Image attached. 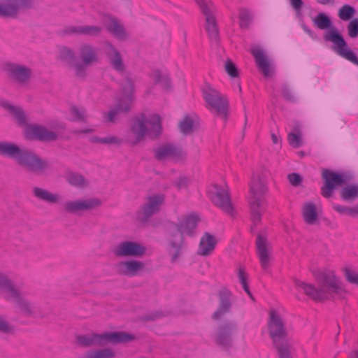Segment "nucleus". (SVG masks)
I'll return each mask as SVG.
<instances>
[{
	"mask_svg": "<svg viewBox=\"0 0 358 358\" xmlns=\"http://www.w3.org/2000/svg\"><path fill=\"white\" fill-rule=\"evenodd\" d=\"M312 273L318 287L298 279L294 280L296 287L301 288L308 297L315 301L329 300L335 296L340 299H345L347 292L333 271L317 269L313 271Z\"/></svg>",
	"mask_w": 358,
	"mask_h": 358,
	"instance_id": "obj_1",
	"label": "nucleus"
},
{
	"mask_svg": "<svg viewBox=\"0 0 358 358\" xmlns=\"http://www.w3.org/2000/svg\"><path fill=\"white\" fill-rule=\"evenodd\" d=\"M0 156L14 159L18 166L36 176L45 174L51 167L48 160L33 150L13 142L0 141Z\"/></svg>",
	"mask_w": 358,
	"mask_h": 358,
	"instance_id": "obj_2",
	"label": "nucleus"
},
{
	"mask_svg": "<svg viewBox=\"0 0 358 358\" xmlns=\"http://www.w3.org/2000/svg\"><path fill=\"white\" fill-rule=\"evenodd\" d=\"M199 221V218L192 214L179 220L177 223L171 224L168 254L172 264L176 263L182 255L185 247L183 234L186 233L189 236H194Z\"/></svg>",
	"mask_w": 358,
	"mask_h": 358,
	"instance_id": "obj_3",
	"label": "nucleus"
},
{
	"mask_svg": "<svg viewBox=\"0 0 358 358\" xmlns=\"http://www.w3.org/2000/svg\"><path fill=\"white\" fill-rule=\"evenodd\" d=\"M314 24L319 29H328L324 35L325 41H331L334 44L332 50L339 56L358 66V58L355 53L348 48L343 35L333 26L329 16L324 13H318L313 19Z\"/></svg>",
	"mask_w": 358,
	"mask_h": 358,
	"instance_id": "obj_4",
	"label": "nucleus"
},
{
	"mask_svg": "<svg viewBox=\"0 0 358 358\" xmlns=\"http://www.w3.org/2000/svg\"><path fill=\"white\" fill-rule=\"evenodd\" d=\"M0 290L6 294V299L15 303L16 307L26 316H36L38 306L27 301L6 275L0 274Z\"/></svg>",
	"mask_w": 358,
	"mask_h": 358,
	"instance_id": "obj_5",
	"label": "nucleus"
},
{
	"mask_svg": "<svg viewBox=\"0 0 358 358\" xmlns=\"http://www.w3.org/2000/svg\"><path fill=\"white\" fill-rule=\"evenodd\" d=\"M268 191L266 184L258 176L253 178L250 184V192L252 194L250 199V213L252 221L251 231L255 230V227L259 224L262 220V215L264 212L263 205L266 203L264 195Z\"/></svg>",
	"mask_w": 358,
	"mask_h": 358,
	"instance_id": "obj_6",
	"label": "nucleus"
},
{
	"mask_svg": "<svg viewBox=\"0 0 358 358\" xmlns=\"http://www.w3.org/2000/svg\"><path fill=\"white\" fill-rule=\"evenodd\" d=\"M134 339V336L124 331L107 332L102 334H94L91 336L82 335L77 337L78 343L85 347L102 346L107 343H128Z\"/></svg>",
	"mask_w": 358,
	"mask_h": 358,
	"instance_id": "obj_7",
	"label": "nucleus"
},
{
	"mask_svg": "<svg viewBox=\"0 0 358 358\" xmlns=\"http://www.w3.org/2000/svg\"><path fill=\"white\" fill-rule=\"evenodd\" d=\"M120 85L122 90L123 96L117 100L115 107L108 112L107 121L110 122H115L119 113H128L134 101V81L131 75L129 73L125 75Z\"/></svg>",
	"mask_w": 358,
	"mask_h": 358,
	"instance_id": "obj_8",
	"label": "nucleus"
},
{
	"mask_svg": "<svg viewBox=\"0 0 358 358\" xmlns=\"http://www.w3.org/2000/svg\"><path fill=\"white\" fill-rule=\"evenodd\" d=\"M162 124L159 115L154 114L146 120L145 115L142 114L141 117L134 120L131 126V131L135 135V140L133 145H136L145 136L148 131L150 135L158 136L161 133Z\"/></svg>",
	"mask_w": 358,
	"mask_h": 358,
	"instance_id": "obj_9",
	"label": "nucleus"
},
{
	"mask_svg": "<svg viewBox=\"0 0 358 358\" xmlns=\"http://www.w3.org/2000/svg\"><path fill=\"white\" fill-rule=\"evenodd\" d=\"M237 327L234 322H227L220 324L213 335L215 343L224 350H229L234 347V335Z\"/></svg>",
	"mask_w": 358,
	"mask_h": 358,
	"instance_id": "obj_10",
	"label": "nucleus"
},
{
	"mask_svg": "<svg viewBox=\"0 0 358 358\" xmlns=\"http://www.w3.org/2000/svg\"><path fill=\"white\" fill-rule=\"evenodd\" d=\"M322 177L324 185L321 187V194L327 199L332 196L338 186L345 185L350 180L346 173H339L328 169L322 170Z\"/></svg>",
	"mask_w": 358,
	"mask_h": 358,
	"instance_id": "obj_11",
	"label": "nucleus"
},
{
	"mask_svg": "<svg viewBox=\"0 0 358 358\" xmlns=\"http://www.w3.org/2000/svg\"><path fill=\"white\" fill-rule=\"evenodd\" d=\"M203 98L217 116L226 122L228 115L229 103L226 97L222 96L217 90L208 87L203 90Z\"/></svg>",
	"mask_w": 358,
	"mask_h": 358,
	"instance_id": "obj_12",
	"label": "nucleus"
},
{
	"mask_svg": "<svg viewBox=\"0 0 358 358\" xmlns=\"http://www.w3.org/2000/svg\"><path fill=\"white\" fill-rule=\"evenodd\" d=\"M268 334L273 343L287 340L288 332L282 317L275 310L269 311L268 320Z\"/></svg>",
	"mask_w": 358,
	"mask_h": 358,
	"instance_id": "obj_13",
	"label": "nucleus"
},
{
	"mask_svg": "<svg viewBox=\"0 0 358 358\" xmlns=\"http://www.w3.org/2000/svg\"><path fill=\"white\" fill-rule=\"evenodd\" d=\"M33 0H2L0 2V17L17 18L32 8Z\"/></svg>",
	"mask_w": 358,
	"mask_h": 358,
	"instance_id": "obj_14",
	"label": "nucleus"
},
{
	"mask_svg": "<svg viewBox=\"0 0 358 358\" xmlns=\"http://www.w3.org/2000/svg\"><path fill=\"white\" fill-rule=\"evenodd\" d=\"M153 151L155 159L159 162L172 160L178 162L183 160L187 155L181 146L170 143L159 145Z\"/></svg>",
	"mask_w": 358,
	"mask_h": 358,
	"instance_id": "obj_15",
	"label": "nucleus"
},
{
	"mask_svg": "<svg viewBox=\"0 0 358 358\" xmlns=\"http://www.w3.org/2000/svg\"><path fill=\"white\" fill-rule=\"evenodd\" d=\"M165 196L162 194H155L147 197L145 203L138 213V219L146 222L155 214L157 213L164 204Z\"/></svg>",
	"mask_w": 358,
	"mask_h": 358,
	"instance_id": "obj_16",
	"label": "nucleus"
},
{
	"mask_svg": "<svg viewBox=\"0 0 358 358\" xmlns=\"http://www.w3.org/2000/svg\"><path fill=\"white\" fill-rule=\"evenodd\" d=\"M214 190L209 192L212 202L224 213L232 215L234 212L228 187L224 188L218 185L213 186Z\"/></svg>",
	"mask_w": 358,
	"mask_h": 358,
	"instance_id": "obj_17",
	"label": "nucleus"
},
{
	"mask_svg": "<svg viewBox=\"0 0 358 358\" xmlns=\"http://www.w3.org/2000/svg\"><path fill=\"white\" fill-rule=\"evenodd\" d=\"M199 6L206 19V29L210 41L218 43L220 40L219 31L215 16L212 13L210 8L204 0H194Z\"/></svg>",
	"mask_w": 358,
	"mask_h": 358,
	"instance_id": "obj_18",
	"label": "nucleus"
},
{
	"mask_svg": "<svg viewBox=\"0 0 358 358\" xmlns=\"http://www.w3.org/2000/svg\"><path fill=\"white\" fill-rule=\"evenodd\" d=\"M4 71L9 78L22 84L27 83L32 76V70L29 67L13 62L6 63Z\"/></svg>",
	"mask_w": 358,
	"mask_h": 358,
	"instance_id": "obj_19",
	"label": "nucleus"
},
{
	"mask_svg": "<svg viewBox=\"0 0 358 358\" xmlns=\"http://www.w3.org/2000/svg\"><path fill=\"white\" fill-rule=\"evenodd\" d=\"M146 252V248L138 243L134 241H123L120 243L114 249L113 253L116 257H141Z\"/></svg>",
	"mask_w": 358,
	"mask_h": 358,
	"instance_id": "obj_20",
	"label": "nucleus"
},
{
	"mask_svg": "<svg viewBox=\"0 0 358 358\" xmlns=\"http://www.w3.org/2000/svg\"><path fill=\"white\" fill-rule=\"evenodd\" d=\"M217 297L219 299V306L212 315L213 319L216 320L221 319L224 315L231 311L233 294L229 289L223 287L219 290Z\"/></svg>",
	"mask_w": 358,
	"mask_h": 358,
	"instance_id": "obj_21",
	"label": "nucleus"
},
{
	"mask_svg": "<svg viewBox=\"0 0 358 358\" xmlns=\"http://www.w3.org/2000/svg\"><path fill=\"white\" fill-rule=\"evenodd\" d=\"M25 134L27 138L40 141H54L57 139L56 133L38 124H27Z\"/></svg>",
	"mask_w": 358,
	"mask_h": 358,
	"instance_id": "obj_22",
	"label": "nucleus"
},
{
	"mask_svg": "<svg viewBox=\"0 0 358 358\" xmlns=\"http://www.w3.org/2000/svg\"><path fill=\"white\" fill-rule=\"evenodd\" d=\"M105 54L110 66L120 75L125 73V65L118 50L109 41L105 42Z\"/></svg>",
	"mask_w": 358,
	"mask_h": 358,
	"instance_id": "obj_23",
	"label": "nucleus"
},
{
	"mask_svg": "<svg viewBox=\"0 0 358 358\" xmlns=\"http://www.w3.org/2000/svg\"><path fill=\"white\" fill-rule=\"evenodd\" d=\"M145 268V264L142 262L129 259L120 262L117 264V273L128 277L136 276L141 271Z\"/></svg>",
	"mask_w": 358,
	"mask_h": 358,
	"instance_id": "obj_24",
	"label": "nucleus"
},
{
	"mask_svg": "<svg viewBox=\"0 0 358 358\" xmlns=\"http://www.w3.org/2000/svg\"><path fill=\"white\" fill-rule=\"evenodd\" d=\"M101 204V201L93 198L86 200L69 201L64 204L67 213H76L80 211L91 210Z\"/></svg>",
	"mask_w": 358,
	"mask_h": 358,
	"instance_id": "obj_25",
	"label": "nucleus"
},
{
	"mask_svg": "<svg viewBox=\"0 0 358 358\" xmlns=\"http://www.w3.org/2000/svg\"><path fill=\"white\" fill-rule=\"evenodd\" d=\"M103 22L107 30L116 38L118 39L126 38L127 34L125 29L117 18L110 15H104Z\"/></svg>",
	"mask_w": 358,
	"mask_h": 358,
	"instance_id": "obj_26",
	"label": "nucleus"
},
{
	"mask_svg": "<svg viewBox=\"0 0 358 358\" xmlns=\"http://www.w3.org/2000/svg\"><path fill=\"white\" fill-rule=\"evenodd\" d=\"M267 238L262 234H258L256 240L257 251L262 268L266 271L269 266L270 257L267 248Z\"/></svg>",
	"mask_w": 358,
	"mask_h": 358,
	"instance_id": "obj_27",
	"label": "nucleus"
},
{
	"mask_svg": "<svg viewBox=\"0 0 358 358\" xmlns=\"http://www.w3.org/2000/svg\"><path fill=\"white\" fill-rule=\"evenodd\" d=\"M251 54L255 57V62L264 76H269L271 73L272 65L264 51L257 47L251 50Z\"/></svg>",
	"mask_w": 358,
	"mask_h": 358,
	"instance_id": "obj_28",
	"label": "nucleus"
},
{
	"mask_svg": "<svg viewBox=\"0 0 358 358\" xmlns=\"http://www.w3.org/2000/svg\"><path fill=\"white\" fill-rule=\"evenodd\" d=\"M215 245V237L206 232L200 241L197 255L205 257L210 255L214 250Z\"/></svg>",
	"mask_w": 358,
	"mask_h": 358,
	"instance_id": "obj_29",
	"label": "nucleus"
},
{
	"mask_svg": "<svg viewBox=\"0 0 358 358\" xmlns=\"http://www.w3.org/2000/svg\"><path fill=\"white\" fill-rule=\"evenodd\" d=\"M78 55L81 61L90 65L98 59L96 49L89 44L81 45L78 49Z\"/></svg>",
	"mask_w": 358,
	"mask_h": 358,
	"instance_id": "obj_30",
	"label": "nucleus"
},
{
	"mask_svg": "<svg viewBox=\"0 0 358 358\" xmlns=\"http://www.w3.org/2000/svg\"><path fill=\"white\" fill-rule=\"evenodd\" d=\"M33 194L39 200L43 201L50 203H56L58 201L59 196L52 194L47 189L34 187H33Z\"/></svg>",
	"mask_w": 358,
	"mask_h": 358,
	"instance_id": "obj_31",
	"label": "nucleus"
},
{
	"mask_svg": "<svg viewBox=\"0 0 358 358\" xmlns=\"http://www.w3.org/2000/svg\"><path fill=\"white\" fill-rule=\"evenodd\" d=\"M304 221L308 224H313L317 220V213L313 203H306L303 208Z\"/></svg>",
	"mask_w": 358,
	"mask_h": 358,
	"instance_id": "obj_32",
	"label": "nucleus"
},
{
	"mask_svg": "<svg viewBox=\"0 0 358 358\" xmlns=\"http://www.w3.org/2000/svg\"><path fill=\"white\" fill-rule=\"evenodd\" d=\"M155 85L159 84L162 87L169 91L171 89V81L168 74H163L159 70H155L152 73Z\"/></svg>",
	"mask_w": 358,
	"mask_h": 358,
	"instance_id": "obj_33",
	"label": "nucleus"
},
{
	"mask_svg": "<svg viewBox=\"0 0 358 358\" xmlns=\"http://www.w3.org/2000/svg\"><path fill=\"white\" fill-rule=\"evenodd\" d=\"M239 25L241 29H248L252 22V14L251 11L244 7L238 9Z\"/></svg>",
	"mask_w": 358,
	"mask_h": 358,
	"instance_id": "obj_34",
	"label": "nucleus"
},
{
	"mask_svg": "<svg viewBox=\"0 0 358 358\" xmlns=\"http://www.w3.org/2000/svg\"><path fill=\"white\" fill-rule=\"evenodd\" d=\"M115 352L109 348L90 350L87 352L83 358H114Z\"/></svg>",
	"mask_w": 358,
	"mask_h": 358,
	"instance_id": "obj_35",
	"label": "nucleus"
},
{
	"mask_svg": "<svg viewBox=\"0 0 358 358\" xmlns=\"http://www.w3.org/2000/svg\"><path fill=\"white\" fill-rule=\"evenodd\" d=\"M273 344L275 348L277 350L279 358H292L291 356V350L292 349V346L289 343L288 340L278 342V344Z\"/></svg>",
	"mask_w": 358,
	"mask_h": 358,
	"instance_id": "obj_36",
	"label": "nucleus"
},
{
	"mask_svg": "<svg viewBox=\"0 0 358 358\" xmlns=\"http://www.w3.org/2000/svg\"><path fill=\"white\" fill-rule=\"evenodd\" d=\"M358 197V186L351 185L343 187L341 191V198L345 201L355 200Z\"/></svg>",
	"mask_w": 358,
	"mask_h": 358,
	"instance_id": "obj_37",
	"label": "nucleus"
},
{
	"mask_svg": "<svg viewBox=\"0 0 358 358\" xmlns=\"http://www.w3.org/2000/svg\"><path fill=\"white\" fill-rule=\"evenodd\" d=\"M57 58L66 64L71 66L76 59V55L74 52L70 48L62 47L59 50Z\"/></svg>",
	"mask_w": 358,
	"mask_h": 358,
	"instance_id": "obj_38",
	"label": "nucleus"
},
{
	"mask_svg": "<svg viewBox=\"0 0 358 358\" xmlns=\"http://www.w3.org/2000/svg\"><path fill=\"white\" fill-rule=\"evenodd\" d=\"M180 132L184 135H189L194 131V120L189 115H185L178 124Z\"/></svg>",
	"mask_w": 358,
	"mask_h": 358,
	"instance_id": "obj_39",
	"label": "nucleus"
},
{
	"mask_svg": "<svg viewBox=\"0 0 358 358\" xmlns=\"http://www.w3.org/2000/svg\"><path fill=\"white\" fill-rule=\"evenodd\" d=\"M355 8L350 5L345 4L338 10V17L343 21H348L355 15Z\"/></svg>",
	"mask_w": 358,
	"mask_h": 358,
	"instance_id": "obj_40",
	"label": "nucleus"
},
{
	"mask_svg": "<svg viewBox=\"0 0 358 358\" xmlns=\"http://www.w3.org/2000/svg\"><path fill=\"white\" fill-rule=\"evenodd\" d=\"M68 182L75 187H82L85 184L84 177L74 172H69L66 176Z\"/></svg>",
	"mask_w": 358,
	"mask_h": 358,
	"instance_id": "obj_41",
	"label": "nucleus"
},
{
	"mask_svg": "<svg viewBox=\"0 0 358 358\" xmlns=\"http://www.w3.org/2000/svg\"><path fill=\"white\" fill-rule=\"evenodd\" d=\"M81 35L87 36L89 37L99 36L101 32V28L99 26L85 25L82 26Z\"/></svg>",
	"mask_w": 358,
	"mask_h": 358,
	"instance_id": "obj_42",
	"label": "nucleus"
},
{
	"mask_svg": "<svg viewBox=\"0 0 358 358\" xmlns=\"http://www.w3.org/2000/svg\"><path fill=\"white\" fill-rule=\"evenodd\" d=\"M287 140L289 145L294 148H298L302 146V134L289 133L287 136Z\"/></svg>",
	"mask_w": 358,
	"mask_h": 358,
	"instance_id": "obj_43",
	"label": "nucleus"
},
{
	"mask_svg": "<svg viewBox=\"0 0 358 358\" xmlns=\"http://www.w3.org/2000/svg\"><path fill=\"white\" fill-rule=\"evenodd\" d=\"M281 93L284 99L289 102H295L296 99L292 92L289 85L286 83L282 84L280 87Z\"/></svg>",
	"mask_w": 358,
	"mask_h": 358,
	"instance_id": "obj_44",
	"label": "nucleus"
},
{
	"mask_svg": "<svg viewBox=\"0 0 358 358\" xmlns=\"http://www.w3.org/2000/svg\"><path fill=\"white\" fill-rule=\"evenodd\" d=\"M224 70L231 78H236L238 76V70L236 64L229 59L224 64Z\"/></svg>",
	"mask_w": 358,
	"mask_h": 358,
	"instance_id": "obj_45",
	"label": "nucleus"
},
{
	"mask_svg": "<svg viewBox=\"0 0 358 358\" xmlns=\"http://www.w3.org/2000/svg\"><path fill=\"white\" fill-rule=\"evenodd\" d=\"M10 113L15 115L20 125H24L27 124L26 114L21 108L15 106Z\"/></svg>",
	"mask_w": 358,
	"mask_h": 358,
	"instance_id": "obj_46",
	"label": "nucleus"
},
{
	"mask_svg": "<svg viewBox=\"0 0 358 358\" xmlns=\"http://www.w3.org/2000/svg\"><path fill=\"white\" fill-rule=\"evenodd\" d=\"M90 64H85L83 61L78 63H74L71 66H73L76 72V75L80 78H84L85 76V72L87 66Z\"/></svg>",
	"mask_w": 358,
	"mask_h": 358,
	"instance_id": "obj_47",
	"label": "nucleus"
},
{
	"mask_svg": "<svg viewBox=\"0 0 358 358\" xmlns=\"http://www.w3.org/2000/svg\"><path fill=\"white\" fill-rule=\"evenodd\" d=\"M71 113L75 115V119L72 120L73 121H84L85 118L86 110L83 107H77L76 106H73L71 108Z\"/></svg>",
	"mask_w": 358,
	"mask_h": 358,
	"instance_id": "obj_48",
	"label": "nucleus"
},
{
	"mask_svg": "<svg viewBox=\"0 0 358 358\" xmlns=\"http://www.w3.org/2000/svg\"><path fill=\"white\" fill-rule=\"evenodd\" d=\"M348 35L351 38L358 36V18L352 19L348 25Z\"/></svg>",
	"mask_w": 358,
	"mask_h": 358,
	"instance_id": "obj_49",
	"label": "nucleus"
},
{
	"mask_svg": "<svg viewBox=\"0 0 358 358\" xmlns=\"http://www.w3.org/2000/svg\"><path fill=\"white\" fill-rule=\"evenodd\" d=\"M343 272H344V275L345 277V278L347 279V280L352 283V284H355V285H358V273L352 271L350 268H345L343 269Z\"/></svg>",
	"mask_w": 358,
	"mask_h": 358,
	"instance_id": "obj_50",
	"label": "nucleus"
},
{
	"mask_svg": "<svg viewBox=\"0 0 358 358\" xmlns=\"http://www.w3.org/2000/svg\"><path fill=\"white\" fill-rule=\"evenodd\" d=\"M333 208L338 213H339L340 214H342V215H353L355 213V208H350V207H348V206H341V205H338V204H334L333 206Z\"/></svg>",
	"mask_w": 358,
	"mask_h": 358,
	"instance_id": "obj_51",
	"label": "nucleus"
},
{
	"mask_svg": "<svg viewBox=\"0 0 358 358\" xmlns=\"http://www.w3.org/2000/svg\"><path fill=\"white\" fill-rule=\"evenodd\" d=\"M287 179L289 183L294 187H299L303 181V178L296 173L288 174Z\"/></svg>",
	"mask_w": 358,
	"mask_h": 358,
	"instance_id": "obj_52",
	"label": "nucleus"
},
{
	"mask_svg": "<svg viewBox=\"0 0 358 358\" xmlns=\"http://www.w3.org/2000/svg\"><path fill=\"white\" fill-rule=\"evenodd\" d=\"M189 183V179L185 176H180L174 182V185L178 189L187 187Z\"/></svg>",
	"mask_w": 358,
	"mask_h": 358,
	"instance_id": "obj_53",
	"label": "nucleus"
},
{
	"mask_svg": "<svg viewBox=\"0 0 358 358\" xmlns=\"http://www.w3.org/2000/svg\"><path fill=\"white\" fill-rule=\"evenodd\" d=\"M82 26H69L64 28L62 31L66 35H81Z\"/></svg>",
	"mask_w": 358,
	"mask_h": 358,
	"instance_id": "obj_54",
	"label": "nucleus"
},
{
	"mask_svg": "<svg viewBox=\"0 0 358 358\" xmlns=\"http://www.w3.org/2000/svg\"><path fill=\"white\" fill-rule=\"evenodd\" d=\"M13 327L0 315V331L4 334H9L13 331Z\"/></svg>",
	"mask_w": 358,
	"mask_h": 358,
	"instance_id": "obj_55",
	"label": "nucleus"
},
{
	"mask_svg": "<svg viewBox=\"0 0 358 358\" xmlns=\"http://www.w3.org/2000/svg\"><path fill=\"white\" fill-rule=\"evenodd\" d=\"M122 141L116 136H106L101 138V143L107 145H120Z\"/></svg>",
	"mask_w": 358,
	"mask_h": 358,
	"instance_id": "obj_56",
	"label": "nucleus"
},
{
	"mask_svg": "<svg viewBox=\"0 0 358 358\" xmlns=\"http://www.w3.org/2000/svg\"><path fill=\"white\" fill-rule=\"evenodd\" d=\"M238 277L242 287L248 285V275L245 272L243 267H239L238 269Z\"/></svg>",
	"mask_w": 358,
	"mask_h": 358,
	"instance_id": "obj_57",
	"label": "nucleus"
},
{
	"mask_svg": "<svg viewBox=\"0 0 358 358\" xmlns=\"http://www.w3.org/2000/svg\"><path fill=\"white\" fill-rule=\"evenodd\" d=\"M289 1L297 14H299L301 9L303 6V1L302 0H289Z\"/></svg>",
	"mask_w": 358,
	"mask_h": 358,
	"instance_id": "obj_58",
	"label": "nucleus"
},
{
	"mask_svg": "<svg viewBox=\"0 0 358 358\" xmlns=\"http://www.w3.org/2000/svg\"><path fill=\"white\" fill-rule=\"evenodd\" d=\"M0 106L3 109L8 110L10 113L13 111L15 106L11 105L8 101L5 99H0Z\"/></svg>",
	"mask_w": 358,
	"mask_h": 358,
	"instance_id": "obj_59",
	"label": "nucleus"
},
{
	"mask_svg": "<svg viewBox=\"0 0 358 358\" xmlns=\"http://www.w3.org/2000/svg\"><path fill=\"white\" fill-rule=\"evenodd\" d=\"M301 129H302V125L299 121L293 122V124L292 126V133L302 134Z\"/></svg>",
	"mask_w": 358,
	"mask_h": 358,
	"instance_id": "obj_60",
	"label": "nucleus"
},
{
	"mask_svg": "<svg viewBox=\"0 0 358 358\" xmlns=\"http://www.w3.org/2000/svg\"><path fill=\"white\" fill-rule=\"evenodd\" d=\"M302 28L306 33H307L311 38L315 40L317 39V35L314 31H313L310 28H308L306 24L302 25Z\"/></svg>",
	"mask_w": 358,
	"mask_h": 358,
	"instance_id": "obj_61",
	"label": "nucleus"
},
{
	"mask_svg": "<svg viewBox=\"0 0 358 358\" xmlns=\"http://www.w3.org/2000/svg\"><path fill=\"white\" fill-rule=\"evenodd\" d=\"M159 317L158 314L148 315L144 317L145 321H153Z\"/></svg>",
	"mask_w": 358,
	"mask_h": 358,
	"instance_id": "obj_62",
	"label": "nucleus"
},
{
	"mask_svg": "<svg viewBox=\"0 0 358 358\" xmlns=\"http://www.w3.org/2000/svg\"><path fill=\"white\" fill-rule=\"evenodd\" d=\"M244 291L247 293V294L250 296V298L252 300V301H255V298L253 296V295L252 294L250 289H249V286L248 285H245L243 287Z\"/></svg>",
	"mask_w": 358,
	"mask_h": 358,
	"instance_id": "obj_63",
	"label": "nucleus"
},
{
	"mask_svg": "<svg viewBox=\"0 0 358 358\" xmlns=\"http://www.w3.org/2000/svg\"><path fill=\"white\" fill-rule=\"evenodd\" d=\"M92 131V129H82V130H76L73 131V133L75 134H88V133H91Z\"/></svg>",
	"mask_w": 358,
	"mask_h": 358,
	"instance_id": "obj_64",
	"label": "nucleus"
}]
</instances>
